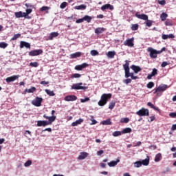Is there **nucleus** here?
<instances>
[{"mask_svg":"<svg viewBox=\"0 0 176 176\" xmlns=\"http://www.w3.org/2000/svg\"><path fill=\"white\" fill-rule=\"evenodd\" d=\"M72 90H86L87 89V87H83V83L78 82L74 84L72 87Z\"/></svg>","mask_w":176,"mask_h":176,"instance_id":"nucleus-4","label":"nucleus"},{"mask_svg":"<svg viewBox=\"0 0 176 176\" xmlns=\"http://www.w3.org/2000/svg\"><path fill=\"white\" fill-rule=\"evenodd\" d=\"M43 53V51L42 50H34L29 52V56H31L32 57H34L35 56H39Z\"/></svg>","mask_w":176,"mask_h":176,"instance_id":"nucleus-8","label":"nucleus"},{"mask_svg":"<svg viewBox=\"0 0 176 176\" xmlns=\"http://www.w3.org/2000/svg\"><path fill=\"white\" fill-rule=\"evenodd\" d=\"M131 30L133 31H137V30H138V25L137 24L132 25Z\"/></svg>","mask_w":176,"mask_h":176,"instance_id":"nucleus-48","label":"nucleus"},{"mask_svg":"<svg viewBox=\"0 0 176 176\" xmlns=\"http://www.w3.org/2000/svg\"><path fill=\"white\" fill-rule=\"evenodd\" d=\"M116 54V52L115 51H109L107 52V55L109 58H113Z\"/></svg>","mask_w":176,"mask_h":176,"instance_id":"nucleus-28","label":"nucleus"},{"mask_svg":"<svg viewBox=\"0 0 176 176\" xmlns=\"http://www.w3.org/2000/svg\"><path fill=\"white\" fill-rule=\"evenodd\" d=\"M30 13H32V9H26V12H25V16H28V14H30Z\"/></svg>","mask_w":176,"mask_h":176,"instance_id":"nucleus-51","label":"nucleus"},{"mask_svg":"<svg viewBox=\"0 0 176 176\" xmlns=\"http://www.w3.org/2000/svg\"><path fill=\"white\" fill-rule=\"evenodd\" d=\"M90 53H91V56H98V51L96 50H91Z\"/></svg>","mask_w":176,"mask_h":176,"instance_id":"nucleus-42","label":"nucleus"},{"mask_svg":"<svg viewBox=\"0 0 176 176\" xmlns=\"http://www.w3.org/2000/svg\"><path fill=\"white\" fill-rule=\"evenodd\" d=\"M168 16V15L166 12H163L160 16V19L162 21H165Z\"/></svg>","mask_w":176,"mask_h":176,"instance_id":"nucleus-35","label":"nucleus"},{"mask_svg":"<svg viewBox=\"0 0 176 176\" xmlns=\"http://www.w3.org/2000/svg\"><path fill=\"white\" fill-rule=\"evenodd\" d=\"M126 63L123 65V68L125 72V78H131L133 80H135L138 79V76H135L134 73L130 72V67H129V63L127 60L125 61Z\"/></svg>","mask_w":176,"mask_h":176,"instance_id":"nucleus-1","label":"nucleus"},{"mask_svg":"<svg viewBox=\"0 0 176 176\" xmlns=\"http://www.w3.org/2000/svg\"><path fill=\"white\" fill-rule=\"evenodd\" d=\"M167 89H168V85L166 84H162L155 89V91L154 93H157V91H166Z\"/></svg>","mask_w":176,"mask_h":176,"instance_id":"nucleus-9","label":"nucleus"},{"mask_svg":"<svg viewBox=\"0 0 176 176\" xmlns=\"http://www.w3.org/2000/svg\"><path fill=\"white\" fill-rule=\"evenodd\" d=\"M131 68L133 70L135 74H138V72H141V67L140 66H137L135 65H132Z\"/></svg>","mask_w":176,"mask_h":176,"instance_id":"nucleus-19","label":"nucleus"},{"mask_svg":"<svg viewBox=\"0 0 176 176\" xmlns=\"http://www.w3.org/2000/svg\"><path fill=\"white\" fill-rule=\"evenodd\" d=\"M157 75V69L156 68L153 69L151 74H148L147 79L151 80L152 79L153 76H155Z\"/></svg>","mask_w":176,"mask_h":176,"instance_id":"nucleus-20","label":"nucleus"},{"mask_svg":"<svg viewBox=\"0 0 176 176\" xmlns=\"http://www.w3.org/2000/svg\"><path fill=\"white\" fill-rule=\"evenodd\" d=\"M87 101H90L89 98H85V99H80V102H87Z\"/></svg>","mask_w":176,"mask_h":176,"instance_id":"nucleus-53","label":"nucleus"},{"mask_svg":"<svg viewBox=\"0 0 176 176\" xmlns=\"http://www.w3.org/2000/svg\"><path fill=\"white\" fill-rule=\"evenodd\" d=\"M116 104V103L114 101L111 102L109 105V109H113V108H115Z\"/></svg>","mask_w":176,"mask_h":176,"instance_id":"nucleus-41","label":"nucleus"},{"mask_svg":"<svg viewBox=\"0 0 176 176\" xmlns=\"http://www.w3.org/2000/svg\"><path fill=\"white\" fill-rule=\"evenodd\" d=\"M158 3H159L160 5L164 6V5H166V0L159 1Z\"/></svg>","mask_w":176,"mask_h":176,"instance_id":"nucleus-58","label":"nucleus"},{"mask_svg":"<svg viewBox=\"0 0 176 176\" xmlns=\"http://www.w3.org/2000/svg\"><path fill=\"white\" fill-rule=\"evenodd\" d=\"M105 30L106 29L104 28H98L95 29V34H97L98 35L100 34H102V32H104Z\"/></svg>","mask_w":176,"mask_h":176,"instance_id":"nucleus-25","label":"nucleus"},{"mask_svg":"<svg viewBox=\"0 0 176 176\" xmlns=\"http://www.w3.org/2000/svg\"><path fill=\"white\" fill-rule=\"evenodd\" d=\"M30 67H34V68H36L38 67L39 63L38 62H31L30 63Z\"/></svg>","mask_w":176,"mask_h":176,"instance_id":"nucleus-40","label":"nucleus"},{"mask_svg":"<svg viewBox=\"0 0 176 176\" xmlns=\"http://www.w3.org/2000/svg\"><path fill=\"white\" fill-rule=\"evenodd\" d=\"M100 9L102 10V12L108 9H109V10H113V6L111 4H104L100 8Z\"/></svg>","mask_w":176,"mask_h":176,"instance_id":"nucleus-13","label":"nucleus"},{"mask_svg":"<svg viewBox=\"0 0 176 176\" xmlns=\"http://www.w3.org/2000/svg\"><path fill=\"white\" fill-rule=\"evenodd\" d=\"M147 21L146 22V27H151L152 25V21L146 20Z\"/></svg>","mask_w":176,"mask_h":176,"instance_id":"nucleus-52","label":"nucleus"},{"mask_svg":"<svg viewBox=\"0 0 176 176\" xmlns=\"http://www.w3.org/2000/svg\"><path fill=\"white\" fill-rule=\"evenodd\" d=\"M83 21H84V19H83V18H82V19H77V20L76 21V23L77 24H79V23H83Z\"/></svg>","mask_w":176,"mask_h":176,"instance_id":"nucleus-59","label":"nucleus"},{"mask_svg":"<svg viewBox=\"0 0 176 176\" xmlns=\"http://www.w3.org/2000/svg\"><path fill=\"white\" fill-rule=\"evenodd\" d=\"M42 101H43L42 98L36 97L32 100V105H34V107H41V105H42Z\"/></svg>","mask_w":176,"mask_h":176,"instance_id":"nucleus-6","label":"nucleus"},{"mask_svg":"<svg viewBox=\"0 0 176 176\" xmlns=\"http://www.w3.org/2000/svg\"><path fill=\"white\" fill-rule=\"evenodd\" d=\"M162 160V153H159L155 155L154 161L157 163Z\"/></svg>","mask_w":176,"mask_h":176,"instance_id":"nucleus-30","label":"nucleus"},{"mask_svg":"<svg viewBox=\"0 0 176 176\" xmlns=\"http://www.w3.org/2000/svg\"><path fill=\"white\" fill-rule=\"evenodd\" d=\"M72 78H80V74H73Z\"/></svg>","mask_w":176,"mask_h":176,"instance_id":"nucleus-60","label":"nucleus"},{"mask_svg":"<svg viewBox=\"0 0 176 176\" xmlns=\"http://www.w3.org/2000/svg\"><path fill=\"white\" fill-rule=\"evenodd\" d=\"M147 105H148V107H150V108H152V109H153V108H155V105L153 104H152V102H148L147 103Z\"/></svg>","mask_w":176,"mask_h":176,"instance_id":"nucleus-56","label":"nucleus"},{"mask_svg":"<svg viewBox=\"0 0 176 176\" xmlns=\"http://www.w3.org/2000/svg\"><path fill=\"white\" fill-rule=\"evenodd\" d=\"M100 124H102L103 126H111V124H112V122H111V118H108L106 120L102 121L100 122Z\"/></svg>","mask_w":176,"mask_h":176,"instance_id":"nucleus-24","label":"nucleus"},{"mask_svg":"<svg viewBox=\"0 0 176 176\" xmlns=\"http://www.w3.org/2000/svg\"><path fill=\"white\" fill-rule=\"evenodd\" d=\"M32 164V160H28L25 164L24 166L25 167H30Z\"/></svg>","mask_w":176,"mask_h":176,"instance_id":"nucleus-47","label":"nucleus"},{"mask_svg":"<svg viewBox=\"0 0 176 176\" xmlns=\"http://www.w3.org/2000/svg\"><path fill=\"white\" fill-rule=\"evenodd\" d=\"M82 123H83V119L80 118V119L76 120L75 122H72V127H75L79 124H82Z\"/></svg>","mask_w":176,"mask_h":176,"instance_id":"nucleus-21","label":"nucleus"},{"mask_svg":"<svg viewBox=\"0 0 176 176\" xmlns=\"http://www.w3.org/2000/svg\"><path fill=\"white\" fill-rule=\"evenodd\" d=\"M45 93L50 96V97H54V91L50 90V89H45Z\"/></svg>","mask_w":176,"mask_h":176,"instance_id":"nucleus-34","label":"nucleus"},{"mask_svg":"<svg viewBox=\"0 0 176 176\" xmlns=\"http://www.w3.org/2000/svg\"><path fill=\"white\" fill-rule=\"evenodd\" d=\"M60 9H65L67 8V2H63L60 6Z\"/></svg>","mask_w":176,"mask_h":176,"instance_id":"nucleus-50","label":"nucleus"},{"mask_svg":"<svg viewBox=\"0 0 176 176\" xmlns=\"http://www.w3.org/2000/svg\"><path fill=\"white\" fill-rule=\"evenodd\" d=\"M57 36H58V32H54L50 33V34L48 36V39H50V41H53L54 38H57Z\"/></svg>","mask_w":176,"mask_h":176,"instance_id":"nucleus-22","label":"nucleus"},{"mask_svg":"<svg viewBox=\"0 0 176 176\" xmlns=\"http://www.w3.org/2000/svg\"><path fill=\"white\" fill-rule=\"evenodd\" d=\"M36 126L37 127H46V126H49V123L47 120H38Z\"/></svg>","mask_w":176,"mask_h":176,"instance_id":"nucleus-10","label":"nucleus"},{"mask_svg":"<svg viewBox=\"0 0 176 176\" xmlns=\"http://www.w3.org/2000/svg\"><path fill=\"white\" fill-rule=\"evenodd\" d=\"M20 47L21 49H23V47H26L27 49H31V44L25 41H21Z\"/></svg>","mask_w":176,"mask_h":176,"instance_id":"nucleus-17","label":"nucleus"},{"mask_svg":"<svg viewBox=\"0 0 176 176\" xmlns=\"http://www.w3.org/2000/svg\"><path fill=\"white\" fill-rule=\"evenodd\" d=\"M15 17L16 19H20L21 17H25V12H23L21 11L15 12Z\"/></svg>","mask_w":176,"mask_h":176,"instance_id":"nucleus-23","label":"nucleus"},{"mask_svg":"<svg viewBox=\"0 0 176 176\" xmlns=\"http://www.w3.org/2000/svg\"><path fill=\"white\" fill-rule=\"evenodd\" d=\"M142 166H148L149 165V156H147L146 159L141 161Z\"/></svg>","mask_w":176,"mask_h":176,"instance_id":"nucleus-26","label":"nucleus"},{"mask_svg":"<svg viewBox=\"0 0 176 176\" xmlns=\"http://www.w3.org/2000/svg\"><path fill=\"white\" fill-rule=\"evenodd\" d=\"M129 122H130V119H129V118H124L120 120L121 123H129Z\"/></svg>","mask_w":176,"mask_h":176,"instance_id":"nucleus-39","label":"nucleus"},{"mask_svg":"<svg viewBox=\"0 0 176 176\" xmlns=\"http://www.w3.org/2000/svg\"><path fill=\"white\" fill-rule=\"evenodd\" d=\"M171 130L173 131H175V130H176V124L172 125Z\"/></svg>","mask_w":176,"mask_h":176,"instance_id":"nucleus-64","label":"nucleus"},{"mask_svg":"<svg viewBox=\"0 0 176 176\" xmlns=\"http://www.w3.org/2000/svg\"><path fill=\"white\" fill-rule=\"evenodd\" d=\"M167 65H168V63L164 61L162 63L161 67H162V68H164L165 67H167Z\"/></svg>","mask_w":176,"mask_h":176,"instance_id":"nucleus-55","label":"nucleus"},{"mask_svg":"<svg viewBox=\"0 0 176 176\" xmlns=\"http://www.w3.org/2000/svg\"><path fill=\"white\" fill-rule=\"evenodd\" d=\"M147 52L150 54V57L151 58H157V54H159V51L152 48V47H148L147 48Z\"/></svg>","mask_w":176,"mask_h":176,"instance_id":"nucleus-3","label":"nucleus"},{"mask_svg":"<svg viewBox=\"0 0 176 176\" xmlns=\"http://www.w3.org/2000/svg\"><path fill=\"white\" fill-rule=\"evenodd\" d=\"M169 116H170V118H176V112L170 113Z\"/></svg>","mask_w":176,"mask_h":176,"instance_id":"nucleus-57","label":"nucleus"},{"mask_svg":"<svg viewBox=\"0 0 176 176\" xmlns=\"http://www.w3.org/2000/svg\"><path fill=\"white\" fill-rule=\"evenodd\" d=\"M20 36H21V34H14L13 36V37L11 38V41H16V39H19V38H20Z\"/></svg>","mask_w":176,"mask_h":176,"instance_id":"nucleus-44","label":"nucleus"},{"mask_svg":"<svg viewBox=\"0 0 176 176\" xmlns=\"http://www.w3.org/2000/svg\"><path fill=\"white\" fill-rule=\"evenodd\" d=\"M20 78V75H16V76H12L10 77H8L6 79V82L7 83H10V82H14L16 79H19Z\"/></svg>","mask_w":176,"mask_h":176,"instance_id":"nucleus-12","label":"nucleus"},{"mask_svg":"<svg viewBox=\"0 0 176 176\" xmlns=\"http://www.w3.org/2000/svg\"><path fill=\"white\" fill-rule=\"evenodd\" d=\"M86 67H89V64L84 63L81 65H76L75 69H76V71H82L83 68H86Z\"/></svg>","mask_w":176,"mask_h":176,"instance_id":"nucleus-14","label":"nucleus"},{"mask_svg":"<svg viewBox=\"0 0 176 176\" xmlns=\"http://www.w3.org/2000/svg\"><path fill=\"white\" fill-rule=\"evenodd\" d=\"M49 9V7L47 6H43L41 8V12H46V10H47Z\"/></svg>","mask_w":176,"mask_h":176,"instance_id":"nucleus-54","label":"nucleus"},{"mask_svg":"<svg viewBox=\"0 0 176 176\" xmlns=\"http://www.w3.org/2000/svg\"><path fill=\"white\" fill-rule=\"evenodd\" d=\"M82 19L84 21H87V23H90V21H91V20L93 19L91 16L88 15H85Z\"/></svg>","mask_w":176,"mask_h":176,"instance_id":"nucleus-33","label":"nucleus"},{"mask_svg":"<svg viewBox=\"0 0 176 176\" xmlns=\"http://www.w3.org/2000/svg\"><path fill=\"white\" fill-rule=\"evenodd\" d=\"M128 133H131V128H125L122 131V134H127Z\"/></svg>","mask_w":176,"mask_h":176,"instance_id":"nucleus-37","label":"nucleus"},{"mask_svg":"<svg viewBox=\"0 0 176 176\" xmlns=\"http://www.w3.org/2000/svg\"><path fill=\"white\" fill-rule=\"evenodd\" d=\"M135 17H137L138 19H140V20H144V21L148 20V15H146L145 14H140L138 13H136Z\"/></svg>","mask_w":176,"mask_h":176,"instance_id":"nucleus-18","label":"nucleus"},{"mask_svg":"<svg viewBox=\"0 0 176 176\" xmlns=\"http://www.w3.org/2000/svg\"><path fill=\"white\" fill-rule=\"evenodd\" d=\"M153 86H155V83H153V82H149L146 85L147 89H152V87H153Z\"/></svg>","mask_w":176,"mask_h":176,"instance_id":"nucleus-45","label":"nucleus"},{"mask_svg":"<svg viewBox=\"0 0 176 176\" xmlns=\"http://www.w3.org/2000/svg\"><path fill=\"white\" fill-rule=\"evenodd\" d=\"M149 119L148 122H153V120H155V116L149 117Z\"/></svg>","mask_w":176,"mask_h":176,"instance_id":"nucleus-63","label":"nucleus"},{"mask_svg":"<svg viewBox=\"0 0 176 176\" xmlns=\"http://www.w3.org/2000/svg\"><path fill=\"white\" fill-rule=\"evenodd\" d=\"M87 156H89V153L87 152H81L79 155V156L78 157V160H85V159H86V157H87Z\"/></svg>","mask_w":176,"mask_h":176,"instance_id":"nucleus-16","label":"nucleus"},{"mask_svg":"<svg viewBox=\"0 0 176 176\" xmlns=\"http://www.w3.org/2000/svg\"><path fill=\"white\" fill-rule=\"evenodd\" d=\"M0 47L1 49H6V47H8V43H6L5 42L0 43Z\"/></svg>","mask_w":176,"mask_h":176,"instance_id":"nucleus-43","label":"nucleus"},{"mask_svg":"<svg viewBox=\"0 0 176 176\" xmlns=\"http://www.w3.org/2000/svg\"><path fill=\"white\" fill-rule=\"evenodd\" d=\"M82 56V52H76L74 54H70L71 58H78V57H80Z\"/></svg>","mask_w":176,"mask_h":176,"instance_id":"nucleus-27","label":"nucleus"},{"mask_svg":"<svg viewBox=\"0 0 176 176\" xmlns=\"http://www.w3.org/2000/svg\"><path fill=\"white\" fill-rule=\"evenodd\" d=\"M102 153H104V150L98 151L97 152V155H98V156H101V155H102Z\"/></svg>","mask_w":176,"mask_h":176,"instance_id":"nucleus-61","label":"nucleus"},{"mask_svg":"<svg viewBox=\"0 0 176 176\" xmlns=\"http://www.w3.org/2000/svg\"><path fill=\"white\" fill-rule=\"evenodd\" d=\"M156 148H157L156 145H151L149 146V149H151L152 151H155Z\"/></svg>","mask_w":176,"mask_h":176,"instance_id":"nucleus-62","label":"nucleus"},{"mask_svg":"<svg viewBox=\"0 0 176 176\" xmlns=\"http://www.w3.org/2000/svg\"><path fill=\"white\" fill-rule=\"evenodd\" d=\"M64 100L65 101L69 102V101H76L78 100V97L75 95H69L64 98Z\"/></svg>","mask_w":176,"mask_h":176,"instance_id":"nucleus-11","label":"nucleus"},{"mask_svg":"<svg viewBox=\"0 0 176 176\" xmlns=\"http://www.w3.org/2000/svg\"><path fill=\"white\" fill-rule=\"evenodd\" d=\"M124 46H128L129 47H134V37H132L129 39L126 40L124 42Z\"/></svg>","mask_w":176,"mask_h":176,"instance_id":"nucleus-7","label":"nucleus"},{"mask_svg":"<svg viewBox=\"0 0 176 176\" xmlns=\"http://www.w3.org/2000/svg\"><path fill=\"white\" fill-rule=\"evenodd\" d=\"M36 90V88H35L34 87H32L30 89H26L25 91H26L27 93H34Z\"/></svg>","mask_w":176,"mask_h":176,"instance_id":"nucleus-36","label":"nucleus"},{"mask_svg":"<svg viewBox=\"0 0 176 176\" xmlns=\"http://www.w3.org/2000/svg\"><path fill=\"white\" fill-rule=\"evenodd\" d=\"M112 97V94H103L101 96L100 100L98 102L99 107H104L108 102V100Z\"/></svg>","mask_w":176,"mask_h":176,"instance_id":"nucleus-2","label":"nucleus"},{"mask_svg":"<svg viewBox=\"0 0 176 176\" xmlns=\"http://www.w3.org/2000/svg\"><path fill=\"white\" fill-rule=\"evenodd\" d=\"M118 163H120V159L118 158L116 161H111L110 162H108L109 167H115L118 166Z\"/></svg>","mask_w":176,"mask_h":176,"instance_id":"nucleus-15","label":"nucleus"},{"mask_svg":"<svg viewBox=\"0 0 176 176\" xmlns=\"http://www.w3.org/2000/svg\"><path fill=\"white\" fill-rule=\"evenodd\" d=\"M123 83H125V85H129V83H131V79L126 78L123 80Z\"/></svg>","mask_w":176,"mask_h":176,"instance_id":"nucleus-49","label":"nucleus"},{"mask_svg":"<svg viewBox=\"0 0 176 176\" xmlns=\"http://www.w3.org/2000/svg\"><path fill=\"white\" fill-rule=\"evenodd\" d=\"M133 166L135 168H140V167L142 166V163L141 162V161H137L134 162Z\"/></svg>","mask_w":176,"mask_h":176,"instance_id":"nucleus-32","label":"nucleus"},{"mask_svg":"<svg viewBox=\"0 0 176 176\" xmlns=\"http://www.w3.org/2000/svg\"><path fill=\"white\" fill-rule=\"evenodd\" d=\"M165 25L168 27H171L173 25V22L171 21V20L168 19L166 21Z\"/></svg>","mask_w":176,"mask_h":176,"instance_id":"nucleus-46","label":"nucleus"},{"mask_svg":"<svg viewBox=\"0 0 176 176\" xmlns=\"http://www.w3.org/2000/svg\"><path fill=\"white\" fill-rule=\"evenodd\" d=\"M138 116H149V110L148 109L142 108L136 112Z\"/></svg>","mask_w":176,"mask_h":176,"instance_id":"nucleus-5","label":"nucleus"},{"mask_svg":"<svg viewBox=\"0 0 176 176\" xmlns=\"http://www.w3.org/2000/svg\"><path fill=\"white\" fill-rule=\"evenodd\" d=\"M113 137H119V135H122V132L119 131H116L112 133Z\"/></svg>","mask_w":176,"mask_h":176,"instance_id":"nucleus-38","label":"nucleus"},{"mask_svg":"<svg viewBox=\"0 0 176 176\" xmlns=\"http://www.w3.org/2000/svg\"><path fill=\"white\" fill-rule=\"evenodd\" d=\"M54 120H56V116H50V118L48 119V121H47L48 126H50V124H52V123H53Z\"/></svg>","mask_w":176,"mask_h":176,"instance_id":"nucleus-31","label":"nucleus"},{"mask_svg":"<svg viewBox=\"0 0 176 176\" xmlns=\"http://www.w3.org/2000/svg\"><path fill=\"white\" fill-rule=\"evenodd\" d=\"M76 10H85L86 9V5L81 4L80 6H77L74 8Z\"/></svg>","mask_w":176,"mask_h":176,"instance_id":"nucleus-29","label":"nucleus"}]
</instances>
